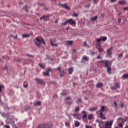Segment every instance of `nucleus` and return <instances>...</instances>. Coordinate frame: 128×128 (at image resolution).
Masks as SVG:
<instances>
[{
    "mask_svg": "<svg viewBox=\"0 0 128 128\" xmlns=\"http://www.w3.org/2000/svg\"><path fill=\"white\" fill-rule=\"evenodd\" d=\"M74 126L76 128H78V126H80V122L78 121L76 122Z\"/></svg>",
    "mask_w": 128,
    "mask_h": 128,
    "instance_id": "22",
    "label": "nucleus"
},
{
    "mask_svg": "<svg viewBox=\"0 0 128 128\" xmlns=\"http://www.w3.org/2000/svg\"><path fill=\"white\" fill-rule=\"evenodd\" d=\"M50 44H51V46H58V44H54V43L52 42V40H50Z\"/></svg>",
    "mask_w": 128,
    "mask_h": 128,
    "instance_id": "25",
    "label": "nucleus"
},
{
    "mask_svg": "<svg viewBox=\"0 0 128 128\" xmlns=\"http://www.w3.org/2000/svg\"><path fill=\"white\" fill-rule=\"evenodd\" d=\"M50 16H42L40 18V20H44V22H48V20H49L50 18Z\"/></svg>",
    "mask_w": 128,
    "mask_h": 128,
    "instance_id": "7",
    "label": "nucleus"
},
{
    "mask_svg": "<svg viewBox=\"0 0 128 128\" xmlns=\"http://www.w3.org/2000/svg\"><path fill=\"white\" fill-rule=\"evenodd\" d=\"M68 24V20H67L65 22L62 23V26H66V24Z\"/></svg>",
    "mask_w": 128,
    "mask_h": 128,
    "instance_id": "28",
    "label": "nucleus"
},
{
    "mask_svg": "<svg viewBox=\"0 0 128 128\" xmlns=\"http://www.w3.org/2000/svg\"><path fill=\"white\" fill-rule=\"evenodd\" d=\"M47 72H52V69H50V68L48 69Z\"/></svg>",
    "mask_w": 128,
    "mask_h": 128,
    "instance_id": "54",
    "label": "nucleus"
},
{
    "mask_svg": "<svg viewBox=\"0 0 128 128\" xmlns=\"http://www.w3.org/2000/svg\"><path fill=\"white\" fill-rule=\"evenodd\" d=\"M28 6L26 5L24 8V10L26 11V12H28Z\"/></svg>",
    "mask_w": 128,
    "mask_h": 128,
    "instance_id": "24",
    "label": "nucleus"
},
{
    "mask_svg": "<svg viewBox=\"0 0 128 128\" xmlns=\"http://www.w3.org/2000/svg\"><path fill=\"white\" fill-rule=\"evenodd\" d=\"M102 58V57H100V56H97V60H100Z\"/></svg>",
    "mask_w": 128,
    "mask_h": 128,
    "instance_id": "47",
    "label": "nucleus"
},
{
    "mask_svg": "<svg viewBox=\"0 0 128 128\" xmlns=\"http://www.w3.org/2000/svg\"><path fill=\"white\" fill-rule=\"evenodd\" d=\"M60 78H62V76H64V72H63L62 73H60Z\"/></svg>",
    "mask_w": 128,
    "mask_h": 128,
    "instance_id": "38",
    "label": "nucleus"
},
{
    "mask_svg": "<svg viewBox=\"0 0 128 128\" xmlns=\"http://www.w3.org/2000/svg\"><path fill=\"white\" fill-rule=\"evenodd\" d=\"M4 128H10V126H9L8 125H6L4 126Z\"/></svg>",
    "mask_w": 128,
    "mask_h": 128,
    "instance_id": "40",
    "label": "nucleus"
},
{
    "mask_svg": "<svg viewBox=\"0 0 128 128\" xmlns=\"http://www.w3.org/2000/svg\"><path fill=\"white\" fill-rule=\"evenodd\" d=\"M98 110V107H94V108H89V110L90 112H94L95 110Z\"/></svg>",
    "mask_w": 128,
    "mask_h": 128,
    "instance_id": "18",
    "label": "nucleus"
},
{
    "mask_svg": "<svg viewBox=\"0 0 128 128\" xmlns=\"http://www.w3.org/2000/svg\"><path fill=\"white\" fill-rule=\"evenodd\" d=\"M118 4H119L124 6L125 4H126V2L125 0H120L118 1Z\"/></svg>",
    "mask_w": 128,
    "mask_h": 128,
    "instance_id": "13",
    "label": "nucleus"
},
{
    "mask_svg": "<svg viewBox=\"0 0 128 128\" xmlns=\"http://www.w3.org/2000/svg\"><path fill=\"white\" fill-rule=\"evenodd\" d=\"M121 22H122V19L120 18L118 20V24H120Z\"/></svg>",
    "mask_w": 128,
    "mask_h": 128,
    "instance_id": "46",
    "label": "nucleus"
},
{
    "mask_svg": "<svg viewBox=\"0 0 128 128\" xmlns=\"http://www.w3.org/2000/svg\"><path fill=\"white\" fill-rule=\"evenodd\" d=\"M93 116L92 114H89L87 117L88 120H92Z\"/></svg>",
    "mask_w": 128,
    "mask_h": 128,
    "instance_id": "20",
    "label": "nucleus"
},
{
    "mask_svg": "<svg viewBox=\"0 0 128 128\" xmlns=\"http://www.w3.org/2000/svg\"><path fill=\"white\" fill-rule=\"evenodd\" d=\"M36 42H35L36 44L38 46V48L40 46V44H46V42H44V38L42 40L38 39V38H36Z\"/></svg>",
    "mask_w": 128,
    "mask_h": 128,
    "instance_id": "2",
    "label": "nucleus"
},
{
    "mask_svg": "<svg viewBox=\"0 0 128 128\" xmlns=\"http://www.w3.org/2000/svg\"><path fill=\"white\" fill-rule=\"evenodd\" d=\"M99 52H102L104 51V48L102 47H98Z\"/></svg>",
    "mask_w": 128,
    "mask_h": 128,
    "instance_id": "23",
    "label": "nucleus"
},
{
    "mask_svg": "<svg viewBox=\"0 0 128 128\" xmlns=\"http://www.w3.org/2000/svg\"><path fill=\"white\" fill-rule=\"evenodd\" d=\"M68 20V24H70V26H72V24H76V21L74 20H72V19L70 18Z\"/></svg>",
    "mask_w": 128,
    "mask_h": 128,
    "instance_id": "8",
    "label": "nucleus"
},
{
    "mask_svg": "<svg viewBox=\"0 0 128 128\" xmlns=\"http://www.w3.org/2000/svg\"><path fill=\"white\" fill-rule=\"evenodd\" d=\"M75 112H80V108L78 107H76L75 108Z\"/></svg>",
    "mask_w": 128,
    "mask_h": 128,
    "instance_id": "33",
    "label": "nucleus"
},
{
    "mask_svg": "<svg viewBox=\"0 0 128 128\" xmlns=\"http://www.w3.org/2000/svg\"><path fill=\"white\" fill-rule=\"evenodd\" d=\"M44 76H50V74H48V72H44Z\"/></svg>",
    "mask_w": 128,
    "mask_h": 128,
    "instance_id": "30",
    "label": "nucleus"
},
{
    "mask_svg": "<svg viewBox=\"0 0 128 128\" xmlns=\"http://www.w3.org/2000/svg\"><path fill=\"white\" fill-rule=\"evenodd\" d=\"M97 18H98V16H96L92 18V20L93 22L94 20H96Z\"/></svg>",
    "mask_w": 128,
    "mask_h": 128,
    "instance_id": "27",
    "label": "nucleus"
},
{
    "mask_svg": "<svg viewBox=\"0 0 128 128\" xmlns=\"http://www.w3.org/2000/svg\"><path fill=\"white\" fill-rule=\"evenodd\" d=\"M67 104H72V102H67Z\"/></svg>",
    "mask_w": 128,
    "mask_h": 128,
    "instance_id": "48",
    "label": "nucleus"
},
{
    "mask_svg": "<svg viewBox=\"0 0 128 128\" xmlns=\"http://www.w3.org/2000/svg\"><path fill=\"white\" fill-rule=\"evenodd\" d=\"M118 121L119 122H126V119H124L122 118H118Z\"/></svg>",
    "mask_w": 128,
    "mask_h": 128,
    "instance_id": "14",
    "label": "nucleus"
},
{
    "mask_svg": "<svg viewBox=\"0 0 128 128\" xmlns=\"http://www.w3.org/2000/svg\"><path fill=\"white\" fill-rule=\"evenodd\" d=\"M23 38H30V35L28 34H25L22 35Z\"/></svg>",
    "mask_w": 128,
    "mask_h": 128,
    "instance_id": "26",
    "label": "nucleus"
},
{
    "mask_svg": "<svg viewBox=\"0 0 128 128\" xmlns=\"http://www.w3.org/2000/svg\"><path fill=\"white\" fill-rule=\"evenodd\" d=\"M84 46H88V44H86V42H84Z\"/></svg>",
    "mask_w": 128,
    "mask_h": 128,
    "instance_id": "39",
    "label": "nucleus"
},
{
    "mask_svg": "<svg viewBox=\"0 0 128 128\" xmlns=\"http://www.w3.org/2000/svg\"><path fill=\"white\" fill-rule=\"evenodd\" d=\"M114 104L116 108H118V104H116V101L114 102Z\"/></svg>",
    "mask_w": 128,
    "mask_h": 128,
    "instance_id": "43",
    "label": "nucleus"
},
{
    "mask_svg": "<svg viewBox=\"0 0 128 128\" xmlns=\"http://www.w3.org/2000/svg\"><path fill=\"white\" fill-rule=\"evenodd\" d=\"M24 88H28V84H24Z\"/></svg>",
    "mask_w": 128,
    "mask_h": 128,
    "instance_id": "55",
    "label": "nucleus"
},
{
    "mask_svg": "<svg viewBox=\"0 0 128 128\" xmlns=\"http://www.w3.org/2000/svg\"><path fill=\"white\" fill-rule=\"evenodd\" d=\"M104 86V84L102 82H99L96 85V88H102Z\"/></svg>",
    "mask_w": 128,
    "mask_h": 128,
    "instance_id": "11",
    "label": "nucleus"
},
{
    "mask_svg": "<svg viewBox=\"0 0 128 128\" xmlns=\"http://www.w3.org/2000/svg\"><path fill=\"white\" fill-rule=\"evenodd\" d=\"M69 74H72V72H74V68H68V70Z\"/></svg>",
    "mask_w": 128,
    "mask_h": 128,
    "instance_id": "19",
    "label": "nucleus"
},
{
    "mask_svg": "<svg viewBox=\"0 0 128 128\" xmlns=\"http://www.w3.org/2000/svg\"><path fill=\"white\" fill-rule=\"evenodd\" d=\"M98 43L96 44L97 46H98V48L100 47V42H98Z\"/></svg>",
    "mask_w": 128,
    "mask_h": 128,
    "instance_id": "37",
    "label": "nucleus"
},
{
    "mask_svg": "<svg viewBox=\"0 0 128 128\" xmlns=\"http://www.w3.org/2000/svg\"><path fill=\"white\" fill-rule=\"evenodd\" d=\"M66 126H70V123H68V122H66Z\"/></svg>",
    "mask_w": 128,
    "mask_h": 128,
    "instance_id": "57",
    "label": "nucleus"
},
{
    "mask_svg": "<svg viewBox=\"0 0 128 128\" xmlns=\"http://www.w3.org/2000/svg\"><path fill=\"white\" fill-rule=\"evenodd\" d=\"M128 10V7L124 8L123 9V10L126 11V10Z\"/></svg>",
    "mask_w": 128,
    "mask_h": 128,
    "instance_id": "51",
    "label": "nucleus"
},
{
    "mask_svg": "<svg viewBox=\"0 0 128 128\" xmlns=\"http://www.w3.org/2000/svg\"><path fill=\"white\" fill-rule=\"evenodd\" d=\"M66 46H72V44H74V42L72 40H68L66 42Z\"/></svg>",
    "mask_w": 128,
    "mask_h": 128,
    "instance_id": "17",
    "label": "nucleus"
},
{
    "mask_svg": "<svg viewBox=\"0 0 128 128\" xmlns=\"http://www.w3.org/2000/svg\"><path fill=\"white\" fill-rule=\"evenodd\" d=\"M112 2H116V0H110Z\"/></svg>",
    "mask_w": 128,
    "mask_h": 128,
    "instance_id": "59",
    "label": "nucleus"
},
{
    "mask_svg": "<svg viewBox=\"0 0 128 128\" xmlns=\"http://www.w3.org/2000/svg\"><path fill=\"white\" fill-rule=\"evenodd\" d=\"M82 60H86V62H88V60H89L88 57L86 56H84L82 58Z\"/></svg>",
    "mask_w": 128,
    "mask_h": 128,
    "instance_id": "21",
    "label": "nucleus"
},
{
    "mask_svg": "<svg viewBox=\"0 0 128 128\" xmlns=\"http://www.w3.org/2000/svg\"><path fill=\"white\" fill-rule=\"evenodd\" d=\"M90 4H88V6H86V8H89V6H90Z\"/></svg>",
    "mask_w": 128,
    "mask_h": 128,
    "instance_id": "60",
    "label": "nucleus"
},
{
    "mask_svg": "<svg viewBox=\"0 0 128 128\" xmlns=\"http://www.w3.org/2000/svg\"><path fill=\"white\" fill-rule=\"evenodd\" d=\"M73 52H76V49H74V50H73Z\"/></svg>",
    "mask_w": 128,
    "mask_h": 128,
    "instance_id": "62",
    "label": "nucleus"
},
{
    "mask_svg": "<svg viewBox=\"0 0 128 128\" xmlns=\"http://www.w3.org/2000/svg\"><path fill=\"white\" fill-rule=\"evenodd\" d=\"M76 102H77L78 104H80V103L82 102V99H80V98H78V100L76 101Z\"/></svg>",
    "mask_w": 128,
    "mask_h": 128,
    "instance_id": "34",
    "label": "nucleus"
},
{
    "mask_svg": "<svg viewBox=\"0 0 128 128\" xmlns=\"http://www.w3.org/2000/svg\"><path fill=\"white\" fill-rule=\"evenodd\" d=\"M82 114L84 116H82V118H84V119L87 118L88 114H86V112L82 111Z\"/></svg>",
    "mask_w": 128,
    "mask_h": 128,
    "instance_id": "12",
    "label": "nucleus"
},
{
    "mask_svg": "<svg viewBox=\"0 0 128 128\" xmlns=\"http://www.w3.org/2000/svg\"><path fill=\"white\" fill-rule=\"evenodd\" d=\"M86 128H92V126H90L88 125H86Z\"/></svg>",
    "mask_w": 128,
    "mask_h": 128,
    "instance_id": "36",
    "label": "nucleus"
},
{
    "mask_svg": "<svg viewBox=\"0 0 128 128\" xmlns=\"http://www.w3.org/2000/svg\"><path fill=\"white\" fill-rule=\"evenodd\" d=\"M56 70H58L60 71V74H61L62 71H60V67H58Z\"/></svg>",
    "mask_w": 128,
    "mask_h": 128,
    "instance_id": "44",
    "label": "nucleus"
},
{
    "mask_svg": "<svg viewBox=\"0 0 128 128\" xmlns=\"http://www.w3.org/2000/svg\"><path fill=\"white\" fill-rule=\"evenodd\" d=\"M113 123H114V120L106 122L104 124L105 128H112Z\"/></svg>",
    "mask_w": 128,
    "mask_h": 128,
    "instance_id": "3",
    "label": "nucleus"
},
{
    "mask_svg": "<svg viewBox=\"0 0 128 128\" xmlns=\"http://www.w3.org/2000/svg\"><path fill=\"white\" fill-rule=\"evenodd\" d=\"M119 126H120V128H122V126H124V124H119Z\"/></svg>",
    "mask_w": 128,
    "mask_h": 128,
    "instance_id": "50",
    "label": "nucleus"
},
{
    "mask_svg": "<svg viewBox=\"0 0 128 128\" xmlns=\"http://www.w3.org/2000/svg\"><path fill=\"white\" fill-rule=\"evenodd\" d=\"M78 116V114H72V116L75 118L76 116Z\"/></svg>",
    "mask_w": 128,
    "mask_h": 128,
    "instance_id": "41",
    "label": "nucleus"
},
{
    "mask_svg": "<svg viewBox=\"0 0 128 128\" xmlns=\"http://www.w3.org/2000/svg\"><path fill=\"white\" fill-rule=\"evenodd\" d=\"M108 40V38L106 36H102V38H98L96 39V42H102H102H106V40Z\"/></svg>",
    "mask_w": 128,
    "mask_h": 128,
    "instance_id": "5",
    "label": "nucleus"
},
{
    "mask_svg": "<svg viewBox=\"0 0 128 128\" xmlns=\"http://www.w3.org/2000/svg\"><path fill=\"white\" fill-rule=\"evenodd\" d=\"M115 86H116V88H120V84H118V83H116Z\"/></svg>",
    "mask_w": 128,
    "mask_h": 128,
    "instance_id": "35",
    "label": "nucleus"
},
{
    "mask_svg": "<svg viewBox=\"0 0 128 128\" xmlns=\"http://www.w3.org/2000/svg\"><path fill=\"white\" fill-rule=\"evenodd\" d=\"M2 88H4V86L0 85V92H2Z\"/></svg>",
    "mask_w": 128,
    "mask_h": 128,
    "instance_id": "32",
    "label": "nucleus"
},
{
    "mask_svg": "<svg viewBox=\"0 0 128 128\" xmlns=\"http://www.w3.org/2000/svg\"><path fill=\"white\" fill-rule=\"evenodd\" d=\"M118 58H122V54H120L119 56H118Z\"/></svg>",
    "mask_w": 128,
    "mask_h": 128,
    "instance_id": "53",
    "label": "nucleus"
},
{
    "mask_svg": "<svg viewBox=\"0 0 128 128\" xmlns=\"http://www.w3.org/2000/svg\"><path fill=\"white\" fill-rule=\"evenodd\" d=\"M38 6H44V4H40V3H38Z\"/></svg>",
    "mask_w": 128,
    "mask_h": 128,
    "instance_id": "61",
    "label": "nucleus"
},
{
    "mask_svg": "<svg viewBox=\"0 0 128 128\" xmlns=\"http://www.w3.org/2000/svg\"><path fill=\"white\" fill-rule=\"evenodd\" d=\"M41 105H42V102H40V101H38L34 103V106H41Z\"/></svg>",
    "mask_w": 128,
    "mask_h": 128,
    "instance_id": "15",
    "label": "nucleus"
},
{
    "mask_svg": "<svg viewBox=\"0 0 128 128\" xmlns=\"http://www.w3.org/2000/svg\"><path fill=\"white\" fill-rule=\"evenodd\" d=\"M35 80H36L38 84H42L43 86L46 84V82L42 79L36 78H35Z\"/></svg>",
    "mask_w": 128,
    "mask_h": 128,
    "instance_id": "6",
    "label": "nucleus"
},
{
    "mask_svg": "<svg viewBox=\"0 0 128 128\" xmlns=\"http://www.w3.org/2000/svg\"><path fill=\"white\" fill-rule=\"evenodd\" d=\"M70 100V97L68 96L66 98V100Z\"/></svg>",
    "mask_w": 128,
    "mask_h": 128,
    "instance_id": "49",
    "label": "nucleus"
},
{
    "mask_svg": "<svg viewBox=\"0 0 128 128\" xmlns=\"http://www.w3.org/2000/svg\"><path fill=\"white\" fill-rule=\"evenodd\" d=\"M107 72L109 74H112V68H110V66L107 67Z\"/></svg>",
    "mask_w": 128,
    "mask_h": 128,
    "instance_id": "16",
    "label": "nucleus"
},
{
    "mask_svg": "<svg viewBox=\"0 0 128 128\" xmlns=\"http://www.w3.org/2000/svg\"><path fill=\"white\" fill-rule=\"evenodd\" d=\"M100 62H102V64H104V68H108L109 66L108 64H110V62L108 60H101L100 61Z\"/></svg>",
    "mask_w": 128,
    "mask_h": 128,
    "instance_id": "4",
    "label": "nucleus"
},
{
    "mask_svg": "<svg viewBox=\"0 0 128 128\" xmlns=\"http://www.w3.org/2000/svg\"><path fill=\"white\" fill-rule=\"evenodd\" d=\"M120 106H121V108H124V104H120Z\"/></svg>",
    "mask_w": 128,
    "mask_h": 128,
    "instance_id": "58",
    "label": "nucleus"
},
{
    "mask_svg": "<svg viewBox=\"0 0 128 128\" xmlns=\"http://www.w3.org/2000/svg\"><path fill=\"white\" fill-rule=\"evenodd\" d=\"M98 0H94V4H98Z\"/></svg>",
    "mask_w": 128,
    "mask_h": 128,
    "instance_id": "45",
    "label": "nucleus"
},
{
    "mask_svg": "<svg viewBox=\"0 0 128 128\" xmlns=\"http://www.w3.org/2000/svg\"><path fill=\"white\" fill-rule=\"evenodd\" d=\"M1 124H2V126H4V122H1Z\"/></svg>",
    "mask_w": 128,
    "mask_h": 128,
    "instance_id": "64",
    "label": "nucleus"
},
{
    "mask_svg": "<svg viewBox=\"0 0 128 128\" xmlns=\"http://www.w3.org/2000/svg\"><path fill=\"white\" fill-rule=\"evenodd\" d=\"M112 48H110L109 49L107 50L106 51V55L107 56H112Z\"/></svg>",
    "mask_w": 128,
    "mask_h": 128,
    "instance_id": "9",
    "label": "nucleus"
},
{
    "mask_svg": "<svg viewBox=\"0 0 128 128\" xmlns=\"http://www.w3.org/2000/svg\"><path fill=\"white\" fill-rule=\"evenodd\" d=\"M112 90H116V86H112Z\"/></svg>",
    "mask_w": 128,
    "mask_h": 128,
    "instance_id": "52",
    "label": "nucleus"
},
{
    "mask_svg": "<svg viewBox=\"0 0 128 128\" xmlns=\"http://www.w3.org/2000/svg\"><path fill=\"white\" fill-rule=\"evenodd\" d=\"M5 70H8V66H5Z\"/></svg>",
    "mask_w": 128,
    "mask_h": 128,
    "instance_id": "63",
    "label": "nucleus"
},
{
    "mask_svg": "<svg viewBox=\"0 0 128 128\" xmlns=\"http://www.w3.org/2000/svg\"><path fill=\"white\" fill-rule=\"evenodd\" d=\"M123 78H128V74H124L123 75Z\"/></svg>",
    "mask_w": 128,
    "mask_h": 128,
    "instance_id": "31",
    "label": "nucleus"
},
{
    "mask_svg": "<svg viewBox=\"0 0 128 128\" xmlns=\"http://www.w3.org/2000/svg\"><path fill=\"white\" fill-rule=\"evenodd\" d=\"M90 54H91V56H94V52H92L90 53Z\"/></svg>",
    "mask_w": 128,
    "mask_h": 128,
    "instance_id": "56",
    "label": "nucleus"
},
{
    "mask_svg": "<svg viewBox=\"0 0 128 128\" xmlns=\"http://www.w3.org/2000/svg\"><path fill=\"white\" fill-rule=\"evenodd\" d=\"M60 5L62 6V8H64L66 10H70V6H66V4H60Z\"/></svg>",
    "mask_w": 128,
    "mask_h": 128,
    "instance_id": "10",
    "label": "nucleus"
},
{
    "mask_svg": "<svg viewBox=\"0 0 128 128\" xmlns=\"http://www.w3.org/2000/svg\"><path fill=\"white\" fill-rule=\"evenodd\" d=\"M104 106H101V109L100 110H98V112H96V113L97 114H98V112H99V118H102V120H106V116H104Z\"/></svg>",
    "mask_w": 128,
    "mask_h": 128,
    "instance_id": "1",
    "label": "nucleus"
},
{
    "mask_svg": "<svg viewBox=\"0 0 128 128\" xmlns=\"http://www.w3.org/2000/svg\"><path fill=\"white\" fill-rule=\"evenodd\" d=\"M39 66H40V68H42L44 70V65H43L42 64H39Z\"/></svg>",
    "mask_w": 128,
    "mask_h": 128,
    "instance_id": "29",
    "label": "nucleus"
},
{
    "mask_svg": "<svg viewBox=\"0 0 128 128\" xmlns=\"http://www.w3.org/2000/svg\"><path fill=\"white\" fill-rule=\"evenodd\" d=\"M74 16H75V18H78V14L74 13Z\"/></svg>",
    "mask_w": 128,
    "mask_h": 128,
    "instance_id": "42",
    "label": "nucleus"
}]
</instances>
